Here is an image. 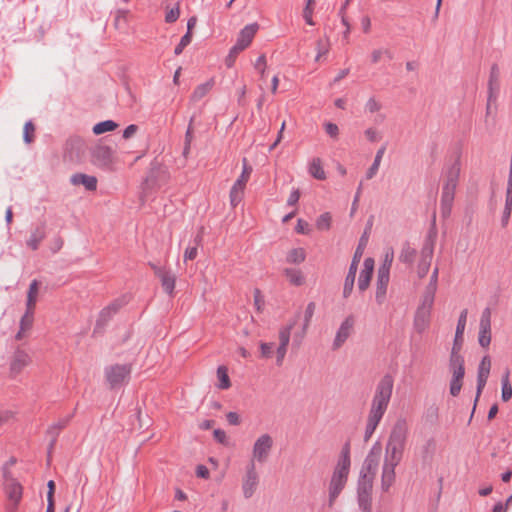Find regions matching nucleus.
<instances>
[{"mask_svg": "<svg viewBox=\"0 0 512 512\" xmlns=\"http://www.w3.org/2000/svg\"><path fill=\"white\" fill-rule=\"evenodd\" d=\"M408 436V424L406 419H398L389 434L385 447V459L382 467L381 488L388 491L395 481V468L403 458Z\"/></svg>", "mask_w": 512, "mask_h": 512, "instance_id": "f257e3e1", "label": "nucleus"}, {"mask_svg": "<svg viewBox=\"0 0 512 512\" xmlns=\"http://www.w3.org/2000/svg\"><path fill=\"white\" fill-rule=\"evenodd\" d=\"M394 387V379L390 374L384 375L377 383L364 431V441L374 434L389 406Z\"/></svg>", "mask_w": 512, "mask_h": 512, "instance_id": "f03ea898", "label": "nucleus"}, {"mask_svg": "<svg viewBox=\"0 0 512 512\" xmlns=\"http://www.w3.org/2000/svg\"><path fill=\"white\" fill-rule=\"evenodd\" d=\"M350 466V444L346 443L341 450L328 485V506L330 508L333 507L347 484Z\"/></svg>", "mask_w": 512, "mask_h": 512, "instance_id": "7ed1b4c3", "label": "nucleus"}, {"mask_svg": "<svg viewBox=\"0 0 512 512\" xmlns=\"http://www.w3.org/2000/svg\"><path fill=\"white\" fill-rule=\"evenodd\" d=\"M374 477L359 474L357 482V502L362 512H372V489Z\"/></svg>", "mask_w": 512, "mask_h": 512, "instance_id": "20e7f679", "label": "nucleus"}, {"mask_svg": "<svg viewBox=\"0 0 512 512\" xmlns=\"http://www.w3.org/2000/svg\"><path fill=\"white\" fill-rule=\"evenodd\" d=\"M365 240L364 236L361 237L360 242L354 252L351 264L349 266L348 273L345 277L344 286H343V297L348 298L354 288V282L356 278V273L358 269V264L362 258L364 252Z\"/></svg>", "mask_w": 512, "mask_h": 512, "instance_id": "39448f33", "label": "nucleus"}, {"mask_svg": "<svg viewBox=\"0 0 512 512\" xmlns=\"http://www.w3.org/2000/svg\"><path fill=\"white\" fill-rule=\"evenodd\" d=\"M91 162L93 165L110 170L114 164V150L104 144H97L90 150Z\"/></svg>", "mask_w": 512, "mask_h": 512, "instance_id": "423d86ee", "label": "nucleus"}, {"mask_svg": "<svg viewBox=\"0 0 512 512\" xmlns=\"http://www.w3.org/2000/svg\"><path fill=\"white\" fill-rule=\"evenodd\" d=\"M130 373L131 366L128 364H116L105 368V377L112 389L120 387Z\"/></svg>", "mask_w": 512, "mask_h": 512, "instance_id": "0eeeda50", "label": "nucleus"}, {"mask_svg": "<svg viewBox=\"0 0 512 512\" xmlns=\"http://www.w3.org/2000/svg\"><path fill=\"white\" fill-rule=\"evenodd\" d=\"M4 492L8 499L6 512H16L23 497V487L18 480L4 483Z\"/></svg>", "mask_w": 512, "mask_h": 512, "instance_id": "6e6552de", "label": "nucleus"}, {"mask_svg": "<svg viewBox=\"0 0 512 512\" xmlns=\"http://www.w3.org/2000/svg\"><path fill=\"white\" fill-rule=\"evenodd\" d=\"M297 323V319H292L288 324L279 329V345L276 350V364L281 366L287 353V348L291 338V331Z\"/></svg>", "mask_w": 512, "mask_h": 512, "instance_id": "1a4fd4ad", "label": "nucleus"}, {"mask_svg": "<svg viewBox=\"0 0 512 512\" xmlns=\"http://www.w3.org/2000/svg\"><path fill=\"white\" fill-rule=\"evenodd\" d=\"M259 29L258 23H251L240 30L236 43L232 46L233 53H240L245 50L252 42Z\"/></svg>", "mask_w": 512, "mask_h": 512, "instance_id": "9d476101", "label": "nucleus"}, {"mask_svg": "<svg viewBox=\"0 0 512 512\" xmlns=\"http://www.w3.org/2000/svg\"><path fill=\"white\" fill-rule=\"evenodd\" d=\"M149 265L153 269L155 275L159 278L163 290L169 296H172L174 293L176 283L175 274L165 266H158L153 263H149Z\"/></svg>", "mask_w": 512, "mask_h": 512, "instance_id": "9b49d317", "label": "nucleus"}, {"mask_svg": "<svg viewBox=\"0 0 512 512\" xmlns=\"http://www.w3.org/2000/svg\"><path fill=\"white\" fill-rule=\"evenodd\" d=\"M273 446V439L269 434H262L254 443L253 460L263 463L267 460Z\"/></svg>", "mask_w": 512, "mask_h": 512, "instance_id": "f8f14e48", "label": "nucleus"}, {"mask_svg": "<svg viewBox=\"0 0 512 512\" xmlns=\"http://www.w3.org/2000/svg\"><path fill=\"white\" fill-rule=\"evenodd\" d=\"M432 308L433 304H427L422 301L418 306L415 312L413 326L419 334L423 333L429 327Z\"/></svg>", "mask_w": 512, "mask_h": 512, "instance_id": "ddd939ff", "label": "nucleus"}, {"mask_svg": "<svg viewBox=\"0 0 512 512\" xmlns=\"http://www.w3.org/2000/svg\"><path fill=\"white\" fill-rule=\"evenodd\" d=\"M491 369V360L488 355L484 356L478 366V372H477V391H476V397L474 401V407L472 413H474L476 404L478 402V399L486 386L489 374ZM473 414H471V417Z\"/></svg>", "mask_w": 512, "mask_h": 512, "instance_id": "4468645a", "label": "nucleus"}, {"mask_svg": "<svg viewBox=\"0 0 512 512\" xmlns=\"http://www.w3.org/2000/svg\"><path fill=\"white\" fill-rule=\"evenodd\" d=\"M354 327V318L353 316H348L341 323L339 329L336 332L334 341H333V350L339 349L345 341L349 338Z\"/></svg>", "mask_w": 512, "mask_h": 512, "instance_id": "2eb2a0df", "label": "nucleus"}, {"mask_svg": "<svg viewBox=\"0 0 512 512\" xmlns=\"http://www.w3.org/2000/svg\"><path fill=\"white\" fill-rule=\"evenodd\" d=\"M258 485V475L255 469L254 461L247 466L246 476L243 481V494L245 498H250Z\"/></svg>", "mask_w": 512, "mask_h": 512, "instance_id": "dca6fc26", "label": "nucleus"}, {"mask_svg": "<svg viewBox=\"0 0 512 512\" xmlns=\"http://www.w3.org/2000/svg\"><path fill=\"white\" fill-rule=\"evenodd\" d=\"M500 91V70L497 64L490 68L488 79V102H495Z\"/></svg>", "mask_w": 512, "mask_h": 512, "instance_id": "f3484780", "label": "nucleus"}, {"mask_svg": "<svg viewBox=\"0 0 512 512\" xmlns=\"http://www.w3.org/2000/svg\"><path fill=\"white\" fill-rule=\"evenodd\" d=\"M433 244L426 243L421 250V259L418 263L417 274L419 278H424L430 269L431 260L433 257Z\"/></svg>", "mask_w": 512, "mask_h": 512, "instance_id": "a211bd4d", "label": "nucleus"}, {"mask_svg": "<svg viewBox=\"0 0 512 512\" xmlns=\"http://www.w3.org/2000/svg\"><path fill=\"white\" fill-rule=\"evenodd\" d=\"M316 305L314 302H309L306 306L305 312H304V322L302 326L301 332H297L293 336V346L296 348L300 347L302 344V341L306 335L307 329L310 325L311 319L314 315Z\"/></svg>", "mask_w": 512, "mask_h": 512, "instance_id": "6ab92c4d", "label": "nucleus"}, {"mask_svg": "<svg viewBox=\"0 0 512 512\" xmlns=\"http://www.w3.org/2000/svg\"><path fill=\"white\" fill-rule=\"evenodd\" d=\"M374 271V260L373 258H366L363 263V269L360 271L358 278V289L361 292H364L368 289L371 278Z\"/></svg>", "mask_w": 512, "mask_h": 512, "instance_id": "aec40b11", "label": "nucleus"}, {"mask_svg": "<svg viewBox=\"0 0 512 512\" xmlns=\"http://www.w3.org/2000/svg\"><path fill=\"white\" fill-rule=\"evenodd\" d=\"M460 174V164L459 162H455L448 169L446 174V182L442 188V192H447L450 195L455 196L456 187L458 184Z\"/></svg>", "mask_w": 512, "mask_h": 512, "instance_id": "412c9836", "label": "nucleus"}, {"mask_svg": "<svg viewBox=\"0 0 512 512\" xmlns=\"http://www.w3.org/2000/svg\"><path fill=\"white\" fill-rule=\"evenodd\" d=\"M74 414H71V415H68L64 418H61L60 420H58L57 422L53 423L52 425H50L47 429V435L51 437L50 439V443H49V447H48V452L50 453L51 450L54 448L56 442H57V438L61 432V430H63L70 422V420L72 419Z\"/></svg>", "mask_w": 512, "mask_h": 512, "instance_id": "4be33fe9", "label": "nucleus"}, {"mask_svg": "<svg viewBox=\"0 0 512 512\" xmlns=\"http://www.w3.org/2000/svg\"><path fill=\"white\" fill-rule=\"evenodd\" d=\"M460 351L461 350H458V348L452 347L449 357V370L452 372V375L464 376L465 361L464 357L460 354Z\"/></svg>", "mask_w": 512, "mask_h": 512, "instance_id": "5701e85b", "label": "nucleus"}, {"mask_svg": "<svg viewBox=\"0 0 512 512\" xmlns=\"http://www.w3.org/2000/svg\"><path fill=\"white\" fill-rule=\"evenodd\" d=\"M31 361L29 354L22 350L17 349L10 363V371L12 374H19Z\"/></svg>", "mask_w": 512, "mask_h": 512, "instance_id": "b1692460", "label": "nucleus"}, {"mask_svg": "<svg viewBox=\"0 0 512 512\" xmlns=\"http://www.w3.org/2000/svg\"><path fill=\"white\" fill-rule=\"evenodd\" d=\"M389 281L390 275L377 272L375 300L378 305H382L386 300Z\"/></svg>", "mask_w": 512, "mask_h": 512, "instance_id": "393cba45", "label": "nucleus"}, {"mask_svg": "<svg viewBox=\"0 0 512 512\" xmlns=\"http://www.w3.org/2000/svg\"><path fill=\"white\" fill-rule=\"evenodd\" d=\"M73 185H83L88 191H95L97 188V178L84 173H75L70 179Z\"/></svg>", "mask_w": 512, "mask_h": 512, "instance_id": "a878e982", "label": "nucleus"}, {"mask_svg": "<svg viewBox=\"0 0 512 512\" xmlns=\"http://www.w3.org/2000/svg\"><path fill=\"white\" fill-rule=\"evenodd\" d=\"M467 314H468L467 309H464V310H462V312L460 313V316L458 318L454 342H453V346H452V347L458 348V350L462 349L463 333H464L465 326H466Z\"/></svg>", "mask_w": 512, "mask_h": 512, "instance_id": "bb28decb", "label": "nucleus"}, {"mask_svg": "<svg viewBox=\"0 0 512 512\" xmlns=\"http://www.w3.org/2000/svg\"><path fill=\"white\" fill-rule=\"evenodd\" d=\"M214 79L211 78L205 83L198 85L190 96L192 102H198L205 97L214 86Z\"/></svg>", "mask_w": 512, "mask_h": 512, "instance_id": "cd10ccee", "label": "nucleus"}, {"mask_svg": "<svg viewBox=\"0 0 512 512\" xmlns=\"http://www.w3.org/2000/svg\"><path fill=\"white\" fill-rule=\"evenodd\" d=\"M45 226L41 225L37 227L34 231L31 232L29 239L27 240V245L32 250H37L41 241L45 238Z\"/></svg>", "mask_w": 512, "mask_h": 512, "instance_id": "c85d7f7f", "label": "nucleus"}, {"mask_svg": "<svg viewBox=\"0 0 512 512\" xmlns=\"http://www.w3.org/2000/svg\"><path fill=\"white\" fill-rule=\"evenodd\" d=\"M385 150H386V146L385 145H383L382 147H380L377 150L372 165L366 171V179L367 180L372 179L377 174V172L379 170V167H380V164H381V161H382V158H383V155L385 153Z\"/></svg>", "mask_w": 512, "mask_h": 512, "instance_id": "c756f323", "label": "nucleus"}, {"mask_svg": "<svg viewBox=\"0 0 512 512\" xmlns=\"http://www.w3.org/2000/svg\"><path fill=\"white\" fill-rule=\"evenodd\" d=\"M284 275L287 277L290 284L294 286H301L305 282V277L299 269L286 268L284 270Z\"/></svg>", "mask_w": 512, "mask_h": 512, "instance_id": "7c9ffc66", "label": "nucleus"}, {"mask_svg": "<svg viewBox=\"0 0 512 512\" xmlns=\"http://www.w3.org/2000/svg\"><path fill=\"white\" fill-rule=\"evenodd\" d=\"M416 254H417L416 250L414 248H412L408 242H405L402 246V249H401V252L399 255V260L402 263L411 265L414 262Z\"/></svg>", "mask_w": 512, "mask_h": 512, "instance_id": "2f4dec72", "label": "nucleus"}, {"mask_svg": "<svg viewBox=\"0 0 512 512\" xmlns=\"http://www.w3.org/2000/svg\"><path fill=\"white\" fill-rule=\"evenodd\" d=\"M501 384H502L501 398L504 402H507L512 397V386L510 384L509 369H506L505 373L503 374L502 379H501Z\"/></svg>", "mask_w": 512, "mask_h": 512, "instance_id": "473e14b6", "label": "nucleus"}, {"mask_svg": "<svg viewBox=\"0 0 512 512\" xmlns=\"http://www.w3.org/2000/svg\"><path fill=\"white\" fill-rule=\"evenodd\" d=\"M394 260V250L393 248H387L383 257V261L378 268V273L390 275V268L392 266Z\"/></svg>", "mask_w": 512, "mask_h": 512, "instance_id": "72a5a7b5", "label": "nucleus"}, {"mask_svg": "<svg viewBox=\"0 0 512 512\" xmlns=\"http://www.w3.org/2000/svg\"><path fill=\"white\" fill-rule=\"evenodd\" d=\"M453 201H454L453 195H450L447 192H442L440 210H441V215L443 218H447L450 216Z\"/></svg>", "mask_w": 512, "mask_h": 512, "instance_id": "f704fd0d", "label": "nucleus"}, {"mask_svg": "<svg viewBox=\"0 0 512 512\" xmlns=\"http://www.w3.org/2000/svg\"><path fill=\"white\" fill-rule=\"evenodd\" d=\"M309 173L318 180H324L326 178L325 171L322 167L320 158H313L309 164Z\"/></svg>", "mask_w": 512, "mask_h": 512, "instance_id": "c9c22d12", "label": "nucleus"}, {"mask_svg": "<svg viewBox=\"0 0 512 512\" xmlns=\"http://www.w3.org/2000/svg\"><path fill=\"white\" fill-rule=\"evenodd\" d=\"M118 127V124L113 120L101 121L93 126V133L95 135H101L105 132L114 131Z\"/></svg>", "mask_w": 512, "mask_h": 512, "instance_id": "e433bc0d", "label": "nucleus"}, {"mask_svg": "<svg viewBox=\"0 0 512 512\" xmlns=\"http://www.w3.org/2000/svg\"><path fill=\"white\" fill-rule=\"evenodd\" d=\"M38 285H39V283L37 280H33L30 283L29 290L27 293L26 309H31V310L35 309V304L37 301V294H38Z\"/></svg>", "mask_w": 512, "mask_h": 512, "instance_id": "4c0bfd02", "label": "nucleus"}, {"mask_svg": "<svg viewBox=\"0 0 512 512\" xmlns=\"http://www.w3.org/2000/svg\"><path fill=\"white\" fill-rule=\"evenodd\" d=\"M306 259V253L303 248H294L286 256V261L291 264H300Z\"/></svg>", "mask_w": 512, "mask_h": 512, "instance_id": "58836bf2", "label": "nucleus"}, {"mask_svg": "<svg viewBox=\"0 0 512 512\" xmlns=\"http://www.w3.org/2000/svg\"><path fill=\"white\" fill-rule=\"evenodd\" d=\"M202 241V235L199 233L194 238V245L188 246L184 252V261H192L198 255V246Z\"/></svg>", "mask_w": 512, "mask_h": 512, "instance_id": "ea45409f", "label": "nucleus"}, {"mask_svg": "<svg viewBox=\"0 0 512 512\" xmlns=\"http://www.w3.org/2000/svg\"><path fill=\"white\" fill-rule=\"evenodd\" d=\"M512 212V190L507 189L505 207L501 218V224L506 227Z\"/></svg>", "mask_w": 512, "mask_h": 512, "instance_id": "a19ab883", "label": "nucleus"}, {"mask_svg": "<svg viewBox=\"0 0 512 512\" xmlns=\"http://www.w3.org/2000/svg\"><path fill=\"white\" fill-rule=\"evenodd\" d=\"M217 377L219 380L218 388L228 389L231 386V382L228 376V371L225 366H219L217 368Z\"/></svg>", "mask_w": 512, "mask_h": 512, "instance_id": "79ce46f5", "label": "nucleus"}, {"mask_svg": "<svg viewBox=\"0 0 512 512\" xmlns=\"http://www.w3.org/2000/svg\"><path fill=\"white\" fill-rule=\"evenodd\" d=\"M479 344L483 348H487L491 342V327L490 326H480L479 327V336H478Z\"/></svg>", "mask_w": 512, "mask_h": 512, "instance_id": "37998d69", "label": "nucleus"}, {"mask_svg": "<svg viewBox=\"0 0 512 512\" xmlns=\"http://www.w3.org/2000/svg\"><path fill=\"white\" fill-rule=\"evenodd\" d=\"M243 170L239 178L235 181L233 185H236L237 187H241L245 189L246 183L249 180L250 174L252 172V168L247 165L246 159H243Z\"/></svg>", "mask_w": 512, "mask_h": 512, "instance_id": "c03bdc74", "label": "nucleus"}, {"mask_svg": "<svg viewBox=\"0 0 512 512\" xmlns=\"http://www.w3.org/2000/svg\"><path fill=\"white\" fill-rule=\"evenodd\" d=\"M244 188L237 187L233 185L230 190L229 198L230 204L233 208H235L243 199Z\"/></svg>", "mask_w": 512, "mask_h": 512, "instance_id": "a18cd8bd", "label": "nucleus"}, {"mask_svg": "<svg viewBox=\"0 0 512 512\" xmlns=\"http://www.w3.org/2000/svg\"><path fill=\"white\" fill-rule=\"evenodd\" d=\"M437 287L438 284L429 282L425 288L421 301L426 302L427 304H434Z\"/></svg>", "mask_w": 512, "mask_h": 512, "instance_id": "49530a36", "label": "nucleus"}, {"mask_svg": "<svg viewBox=\"0 0 512 512\" xmlns=\"http://www.w3.org/2000/svg\"><path fill=\"white\" fill-rule=\"evenodd\" d=\"M113 316L114 315L108 309V307H104L99 313L94 332H96L98 328H103L111 320Z\"/></svg>", "mask_w": 512, "mask_h": 512, "instance_id": "de8ad7c7", "label": "nucleus"}, {"mask_svg": "<svg viewBox=\"0 0 512 512\" xmlns=\"http://www.w3.org/2000/svg\"><path fill=\"white\" fill-rule=\"evenodd\" d=\"M34 321V310L26 309V312L22 316L20 320V328L21 330H30L32 328Z\"/></svg>", "mask_w": 512, "mask_h": 512, "instance_id": "09e8293b", "label": "nucleus"}, {"mask_svg": "<svg viewBox=\"0 0 512 512\" xmlns=\"http://www.w3.org/2000/svg\"><path fill=\"white\" fill-rule=\"evenodd\" d=\"M378 465L379 464H377L371 460L365 459L359 474L363 475V473H364V474H366V476L375 477Z\"/></svg>", "mask_w": 512, "mask_h": 512, "instance_id": "8fccbe9b", "label": "nucleus"}, {"mask_svg": "<svg viewBox=\"0 0 512 512\" xmlns=\"http://www.w3.org/2000/svg\"><path fill=\"white\" fill-rule=\"evenodd\" d=\"M316 46H317V55L315 57V61H319L322 56H325L329 52V47H330L329 39L328 38L319 39L317 41Z\"/></svg>", "mask_w": 512, "mask_h": 512, "instance_id": "3c124183", "label": "nucleus"}, {"mask_svg": "<svg viewBox=\"0 0 512 512\" xmlns=\"http://www.w3.org/2000/svg\"><path fill=\"white\" fill-rule=\"evenodd\" d=\"M464 376L452 375L450 380V394L454 397L458 396L462 388V380Z\"/></svg>", "mask_w": 512, "mask_h": 512, "instance_id": "603ef678", "label": "nucleus"}, {"mask_svg": "<svg viewBox=\"0 0 512 512\" xmlns=\"http://www.w3.org/2000/svg\"><path fill=\"white\" fill-rule=\"evenodd\" d=\"M382 454V447L379 442H376L370 449L369 453L366 456V460H371L377 464H379V460Z\"/></svg>", "mask_w": 512, "mask_h": 512, "instance_id": "864d4df0", "label": "nucleus"}, {"mask_svg": "<svg viewBox=\"0 0 512 512\" xmlns=\"http://www.w3.org/2000/svg\"><path fill=\"white\" fill-rule=\"evenodd\" d=\"M35 126L31 120L27 121L24 125L23 139L24 142L30 144L34 140Z\"/></svg>", "mask_w": 512, "mask_h": 512, "instance_id": "5fc2aeb1", "label": "nucleus"}, {"mask_svg": "<svg viewBox=\"0 0 512 512\" xmlns=\"http://www.w3.org/2000/svg\"><path fill=\"white\" fill-rule=\"evenodd\" d=\"M192 41V32H186L182 38L180 39V42L178 43V45L175 47L174 49V54L175 55H180L184 48L187 47Z\"/></svg>", "mask_w": 512, "mask_h": 512, "instance_id": "6e6d98bb", "label": "nucleus"}, {"mask_svg": "<svg viewBox=\"0 0 512 512\" xmlns=\"http://www.w3.org/2000/svg\"><path fill=\"white\" fill-rule=\"evenodd\" d=\"M330 225L331 216L328 212L321 214L316 221V226L319 230H328Z\"/></svg>", "mask_w": 512, "mask_h": 512, "instance_id": "4d7b16f0", "label": "nucleus"}, {"mask_svg": "<svg viewBox=\"0 0 512 512\" xmlns=\"http://www.w3.org/2000/svg\"><path fill=\"white\" fill-rule=\"evenodd\" d=\"M274 349V343L273 342H261L260 343V353L261 357L268 359L272 357Z\"/></svg>", "mask_w": 512, "mask_h": 512, "instance_id": "13d9d810", "label": "nucleus"}, {"mask_svg": "<svg viewBox=\"0 0 512 512\" xmlns=\"http://www.w3.org/2000/svg\"><path fill=\"white\" fill-rule=\"evenodd\" d=\"M254 67H255L256 70L259 71L261 79H264L265 71H266V57H265L264 54L260 55L256 59V61L254 63Z\"/></svg>", "mask_w": 512, "mask_h": 512, "instance_id": "bf43d9fd", "label": "nucleus"}, {"mask_svg": "<svg viewBox=\"0 0 512 512\" xmlns=\"http://www.w3.org/2000/svg\"><path fill=\"white\" fill-rule=\"evenodd\" d=\"M179 16H180V9H179V6L177 5L175 7H172L170 10H168L166 12L165 21L167 23H173V22L177 21Z\"/></svg>", "mask_w": 512, "mask_h": 512, "instance_id": "052dcab7", "label": "nucleus"}, {"mask_svg": "<svg viewBox=\"0 0 512 512\" xmlns=\"http://www.w3.org/2000/svg\"><path fill=\"white\" fill-rule=\"evenodd\" d=\"M435 446V440L433 438H429L422 447L424 457L432 455L435 451Z\"/></svg>", "mask_w": 512, "mask_h": 512, "instance_id": "680f3d73", "label": "nucleus"}, {"mask_svg": "<svg viewBox=\"0 0 512 512\" xmlns=\"http://www.w3.org/2000/svg\"><path fill=\"white\" fill-rule=\"evenodd\" d=\"M365 108L370 113H375L381 109V104L374 97H371L366 102Z\"/></svg>", "mask_w": 512, "mask_h": 512, "instance_id": "e2e57ef3", "label": "nucleus"}, {"mask_svg": "<svg viewBox=\"0 0 512 512\" xmlns=\"http://www.w3.org/2000/svg\"><path fill=\"white\" fill-rule=\"evenodd\" d=\"M126 304L124 299H115L109 305H107L108 309L115 315L124 305Z\"/></svg>", "mask_w": 512, "mask_h": 512, "instance_id": "0e129e2a", "label": "nucleus"}, {"mask_svg": "<svg viewBox=\"0 0 512 512\" xmlns=\"http://www.w3.org/2000/svg\"><path fill=\"white\" fill-rule=\"evenodd\" d=\"M295 231L298 234H308L310 232L309 224L303 219H298Z\"/></svg>", "mask_w": 512, "mask_h": 512, "instance_id": "69168bd1", "label": "nucleus"}, {"mask_svg": "<svg viewBox=\"0 0 512 512\" xmlns=\"http://www.w3.org/2000/svg\"><path fill=\"white\" fill-rule=\"evenodd\" d=\"M480 326H490L491 327V311L489 308H485L482 312L480 319Z\"/></svg>", "mask_w": 512, "mask_h": 512, "instance_id": "338daca9", "label": "nucleus"}, {"mask_svg": "<svg viewBox=\"0 0 512 512\" xmlns=\"http://www.w3.org/2000/svg\"><path fill=\"white\" fill-rule=\"evenodd\" d=\"M325 131L329 136H331L333 138L337 137L339 134L338 126L331 122H328L325 124Z\"/></svg>", "mask_w": 512, "mask_h": 512, "instance_id": "774afa93", "label": "nucleus"}]
</instances>
